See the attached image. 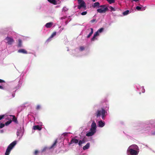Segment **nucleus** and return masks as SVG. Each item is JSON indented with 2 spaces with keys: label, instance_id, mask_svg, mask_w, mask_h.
<instances>
[{
  "label": "nucleus",
  "instance_id": "nucleus-1",
  "mask_svg": "<svg viewBox=\"0 0 155 155\" xmlns=\"http://www.w3.org/2000/svg\"><path fill=\"white\" fill-rule=\"evenodd\" d=\"M107 112L104 108H101V109L98 110L95 114L97 118L102 116V118L103 119H104L105 114L107 113Z\"/></svg>",
  "mask_w": 155,
  "mask_h": 155
},
{
  "label": "nucleus",
  "instance_id": "nucleus-2",
  "mask_svg": "<svg viewBox=\"0 0 155 155\" xmlns=\"http://www.w3.org/2000/svg\"><path fill=\"white\" fill-rule=\"evenodd\" d=\"M17 141H14L11 143L7 147L5 153V155H9L12 149L17 144Z\"/></svg>",
  "mask_w": 155,
  "mask_h": 155
},
{
  "label": "nucleus",
  "instance_id": "nucleus-3",
  "mask_svg": "<svg viewBox=\"0 0 155 155\" xmlns=\"http://www.w3.org/2000/svg\"><path fill=\"white\" fill-rule=\"evenodd\" d=\"M127 152H129L131 155H137L139 152L132 148H130V147H128L127 150Z\"/></svg>",
  "mask_w": 155,
  "mask_h": 155
},
{
  "label": "nucleus",
  "instance_id": "nucleus-4",
  "mask_svg": "<svg viewBox=\"0 0 155 155\" xmlns=\"http://www.w3.org/2000/svg\"><path fill=\"white\" fill-rule=\"evenodd\" d=\"M78 3L79 4V5L82 7L83 8L85 9H86V4L83 0H78Z\"/></svg>",
  "mask_w": 155,
  "mask_h": 155
},
{
  "label": "nucleus",
  "instance_id": "nucleus-5",
  "mask_svg": "<svg viewBox=\"0 0 155 155\" xmlns=\"http://www.w3.org/2000/svg\"><path fill=\"white\" fill-rule=\"evenodd\" d=\"M5 40L7 41V43L9 45H11L14 42V41L12 38L7 37Z\"/></svg>",
  "mask_w": 155,
  "mask_h": 155
},
{
  "label": "nucleus",
  "instance_id": "nucleus-6",
  "mask_svg": "<svg viewBox=\"0 0 155 155\" xmlns=\"http://www.w3.org/2000/svg\"><path fill=\"white\" fill-rule=\"evenodd\" d=\"M91 128L90 130H92L94 132H96L97 126L96 123L94 121H93L91 126Z\"/></svg>",
  "mask_w": 155,
  "mask_h": 155
},
{
  "label": "nucleus",
  "instance_id": "nucleus-7",
  "mask_svg": "<svg viewBox=\"0 0 155 155\" xmlns=\"http://www.w3.org/2000/svg\"><path fill=\"white\" fill-rule=\"evenodd\" d=\"M108 10V8L107 7L104 8L103 9L100 8L97 9V12L100 13H105Z\"/></svg>",
  "mask_w": 155,
  "mask_h": 155
},
{
  "label": "nucleus",
  "instance_id": "nucleus-8",
  "mask_svg": "<svg viewBox=\"0 0 155 155\" xmlns=\"http://www.w3.org/2000/svg\"><path fill=\"white\" fill-rule=\"evenodd\" d=\"M78 139L72 138L69 143V144H71L73 143H78Z\"/></svg>",
  "mask_w": 155,
  "mask_h": 155
},
{
  "label": "nucleus",
  "instance_id": "nucleus-9",
  "mask_svg": "<svg viewBox=\"0 0 155 155\" xmlns=\"http://www.w3.org/2000/svg\"><path fill=\"white\" fill-rule=\"evenodd\" d=\"M18 52L20 53H22L24 54H27L28 53L27 51L25 49H19Z\"/></svg>",
  "mask_w": 155,
  "mask_h": 155
},
{
  "label": "nucleus",
  "instance_id": "nucleus-10",
  "mask_svg": "<svg viewBox=\"0 0 155 155\" xmlns=\"http://www.w3.org/2000/svg\"><path fill=\"white\" fill-rule=\"evenodd\" d=\"M90 132L87 133L86 134V136L87 137H90L92 136L95 133V132H94L92 130H90Z\"/></svg>",
  "mask_w": 155,
  "mask_h": 155
},
{
  "label": "nucleus",
  "instance_id": "nucleus-11",
  "mask_svg": "<svg viewBox=\"0 0 155 155\" xmlns=\"http://www.w3.org/2000/svg\"><path fill=\"white\" fill-rule=\"evenodd\" d=\"M57 142H58V139H56L55 140V141L54 142V143H53V144L52 145V146H51V147H49V149H52V148H54V147H55L56 146V144L57 143Z\"/></svg>",
  "mask_w": 155,
  "mask_h": 155
},
{
  "label": "nucleus",
  "instance_id": "nucleus-12",
  "mask_svg": "<svg viewBox=\"0 0 155 155\" xmlns=\"http://www.w3.org/2000/svg\"><path fill=\"white\" fill-rule=\"evenodd\" d=\"M33 129L34 130H41V128L39 125H35L33 127Z\"/></svg>",
  "mask_w": 155,
  "mask_h": 155
},
{
  "label": "nucleus",
  "instance_id": "nucleus-13",
  "mask_svg": "<svg viewBox=\"0 0 155 155\" xmlns=\"http://www.w3.org/2000/svg\"><path fill=\"white\" fill-rule=\"evenodd\" d=\"M105 125L104 122L102 121L101 120L99 121L98 122V125L99 127H103Z\"/></svg>",
  "mask_w": 155,
  "mask_h": 155
},
{
  "label": "nucleus",
  "instance_id": "nucleus-14",
  "mask_svg": "<svg viewBox=\"0 0 155 155\" xmlns=\"http://www.w3.org/2000/svg\"><path fill=\"white\" fill-rule=\"evenodd\" d=\"M90 144L89 143H88L87 144L83 147V149L84 150H86L89 148L90 147Z\"/></svg>",
  "mask_w": 155,
  "mask_h": 155
},
{
  "label": "nucleus",
  "instance_id": "nucleus-15",
  "mask_svg": "<svg viewBox=\"0 0 155 155\" xmlns=\"http://www.w3.org/2000/svg\"><path fill=\"white\" fill-rule=\"evenodd\" d=\"M100 3L99 2H97L94 3V4L92 5V7L95 8L96 7H99Z\"/></svg>",
  "mask_w": 155,
  "mask_h": 155
},
{
  "label": "nucleus",
  "instance_id": "nucleus-16",
  "mask_svg": "<svg viewBox=\"0 0 155 155\" xmlns=\"http://www.w3.org/2000/svg\"><path fill=\"white\" fill-rule=\"evenodd\" d=\"M129 147H130V148H132V149H135L136 150H137L138 149V147L136 145H132L130 146Z\"/></svg>",
  "mask_w": 155,
  "mask_h": 155
},
{
  "label": "nucleus",
  "instance_id": "nucleus-17",
  "mask_svg": "<svg viewBox=\"0 0 155 155\" xmlns=\"http://www.w3.org/2000/svg\"><path fill=\"white\" fill-rule=\"evenodd\" d=\"M18 47H21L22 46V41L20 39L18 40Z\"/></svg>",
  "mask_w": 155,
  "mask_h": 155
},
{
  "label": "nucleus",
  "instance_id": "nucleus-18",
  "mask_svg": "<svg viewBox=\"0 0 155 155\" xmlns=\"http://www.w3.org/2000/svg\"><path fill=\"white\" fill-rule=\"evenodd\" d=\"M10 116L13 117L12 120L14 122H15L16 123H18V121L17 120V119L15 117V116L11 115H10Z\"/></svg>",
  "mask_w": 155,
  "mask_h": 155
},
{
  "label": "nucleus",
  "instance_id": "nucleus-19",
  "mask_svg": "<svg viewBox=\"0 0 155 155\" xmlns=\"http://www.w3.org/2000/svg\"><path fill=\"white\" fill-rule=\"evenodd\" d=\"M91 30V31L90 33L89 34V35L87 36V38H89L92 35L93 32V30L92 28H90Z\"/></svg>",
  "mask_w": 155,
  "mask_h": 155
},
{
  "label": "nucleus",
  "instance_id": "nucleus-20",
  "mask_svg": "<svg viewBox=\"0 0 155 155\" xmlns=\"http://www.w3.org/2000/svg\"><path fill=\"white\" fill-rule=\"evenodd\" d=\"M49 2L54 5H56L57 4V1L55 0H49Z\"/></svg>",
  "mask_w": 155,
  "mask_h": 155
},
{
  "label": "nucleus",
  "instance_id": "nucleus-21",
  "mask_svg": "<svg viewBox=\"0 0 155 155\" xmlns=\"http://www.w3.org/2000/svg\"><path fill=\"white\" fill-rule=\"evenodd\" d=\"M56 32L55 31L49 37V39L53 38L54 36L56 35Z\"/></svg>",
  "mask_w": 155,
  "mask_h": 155
},
{
  "label": "nucleus",
  "instance_id": "nucleus-22",
  "mask_svg": "<svg viewBox=\"0 0 155 155\" xmlns=\"http://www.w3.org/2000/svg\"><path fill=\"white\" fill-rule=\"evenodd\" d=\"M129 13V11L127 10L124 12L123 13V15H128Z\"/></svg>",
  "mask_w": 155,
  "mask_h": 155
},
{
  "label": "nucleus",
  "instance_id": "nucleus-23",
  "mask_svg": "<svg viewBox=\"0 0 155 155\" xmlns=\"http://www.w3.org/2000/svg\"><path fill=\"white\" fill-rule=\"evenodd\" d=\"M12 122V121L11 120L7 121L5 123V125H6V126L10 124Z\"/></svg>",
  "mask_w": 155,
  "mask_h": 155
},
{
  "label": "nucleus",
  "instance_id": "nucleus-24",
  "mask_svg": "<svg viewBox=\"0 0 155 155\" xmlns=\"http://www.w3.org/2000/svg\"><path fill=\"white\" fill-rule=\"evenodd\" d=\"M110 4H112L114 3L115 2V0H106Z\"/></svg>",
  "mask_w": 155,
  "mask_h": 155
},
{
  "label": "nucleus",
  "instance_id": "nucleus-25",
  "mask_svg": "<svg viewBox=\"0 0 155 155\" xmlns=\"http://www.w3.org/2000/svg\"><path fill=\"white\" fill-rule=\"evenodd\" d=\"M96 35L94 34L93 37L91 39V41H94L95 40L97 39V38H96Z\"/></svg>",
  "mask_w": 155,
  "mask_h": 155
},
{
  "label": "nucleus",
  "instance_id": "nucleus-26",
  "mask_svg": "<svg viewBox=\"0 0 155 155\" xmlns=\"http://www.w3.org/2000/svg\"><path fill=\"white\" fill-rule=\"evenodd\" d=\"M48 148L47 147H44L42 150V152H45L46 150H47Z\"/></svg>",
  "mask_w": 155,
  "mask_h": 155
},
{
  "label": "nucleus",
  "instance_id": "nucleus-27",
  "mask_svg": "<svg viewBox=\"0 0 155 155\" xmlns=\"http://www.w3.org/2000/svg\"><path fill=\"white\" fill-rule=\"evenodd\" d=\"M103 30H104L103 28H101L99 29H98L97 31H98L99 32V33H100L102 32L103 31Z\"/></svg>",
  "mask_w": 155,
  "mask_h": 155
},
{
  "label": "nucleus",
  "instance_id": "nucleus-28",
  "mask_svg": "<svg viewBox=\"0 0 155 155\" xmlns=\"http://www.w3.org/2000/svg\"><path fill=\"white\" fill-rule=\"evenodd\" d=\"M39 153V152L38 150H36L34 153V154L35 155H38Z\"/></svg>",
  "mask_w": 155,
  "mask_h": 155
},
{
  "label": "nucleus",
  "instance_id": "nucleus-29",
  "mask_svg": "<svg viewBox=\"0 0 155 155\" xmlns=\"http://www.w3.org/2000/svg\"><path fill=\"white\" fill-rule=\"evenodd\" d=\"M84 49V48L83 46H81L80 47V50L81 51H83Z\"/></svg>",
  "mask_w": 155,
  "mask_h": 155
},
{
  "label": "nucleus",
  "instance_id": "nucleus-30",
  "mask_svg": "<svg viewBox=\"0 0 155 155\" xmlns=\"http://www.w3.org/2000/svg\"><path fill=\"white\" fill-rule=\"evenodd\" d=\"M4 126H5L4 124H3L2 123H1L0 124V128H2Z\"/></svg>",
  "mask_w": 155,
  "mask_h": 155
},
{
  "label": "nucleus",
  "instance_id": "nucleus-31",
  "mask_svg": "<svg viewBox=\"0 0 155 155\" xmlns=\"http://www.w3.org/2000/svg\"><path fill=\"white\" fill-rule=\"evenodd\" d=\"M87 13V12L85 11V12H82L81 13V14L82 15H86Z\"/></svg>",
  "mask_w": 155,
  "mask_h": 155
},
{
  "label": "nucleus",
  "instance_id": "nucleus-32",
  "mask_svg": "<svg viewBox=\"0 0 155 155\" xmlns=\"http://www.w3.org/2000/svg\"><path fill=\"white\" fill-rule=\"evenodd\" d=\"M41 108V106L40 105H38L36 107V109L37 110L40 109Z\"/></svg>",
  "mask_w": 155,
  "mask_h": 155
},
{
  "label": "nucleus",
  "instance_id": "nucleus-33",
  "mask_svg": "<svg viewBox=\"0 0 155 155\" xmlns=\"http://www.w3.org/2000/svg\"><path fill=\"white\" fill-rule=\"evenodd\" d=\"M136 8L138 10H140L141 9V8L140 6H137L136 7Z\"/></svg>",
  "mask_w": 155,
  "mask_h": 155
},
{
  "label": "nucleus",
  "instance_id": "nucleus-34",
  "mask_svg": "<svg viewBox=\"0 0 155 155\" xmlns=\"http://www.w3.org/2000/svg\"><path fill=\"white\" fill-rule=\"evenodd\" d=\"M109 8L112 11H115V9L112 6L109 7Z\"/></svg>",
  "mask_w": 155,
  "mask_h": 155
},
{
  "label": "nucleus",
  "instance_id": "nucleus-35",
  "mask_svg": "<svg viewBox=\"0 0 155 155\" xmlns=\"http://www.w3.org/2000/svg\"><path fill=\"white\" fill-rule=\"evenodd\" d=\"M99 7H101V8H102V9H103L104 8H106V7L105 5H101L100 6L99 5Z\"/></svg>",
  "mask_w": 155,
  "mask_h": 155
},
{
  "label": "nucleus",
  "instance_id": "nucleus-36",
  "mask_svg": "<svg viewBox=\"0 0 155 155\" xmlns=\"http://www.w3.org/2000/svg\"><path fill=\"white\" fill-rule=\"evenodd\" d=\"M96 21V19H93L90 21V22L92 23H93Z\"/></svg>",
  "mask_w": 155,
  "mask_h": 155
},
{
  "label": "nucleus",
  "instance_id": "nucleus-37",
  "mask_svg": "<svg viewBox=\"0 0 155 155\" xmlns=\"http://www.w3.org/2000/svg\"><path fill=\"white\" fill-rule=\"evenodd\" d=\"M99 32L98 31H97L94 34L96 35V36H98L99 35Z\"/></svg>",
  "mask_w": 155,
  "mask_h": 155
},
{
  "label": "nucleus",
  "instance_id": "nucleus-38",
  "mask_svg": "<svg viewBox=\"0 0 155 155\" xmlns=\"http://www.w3.org/2000/svg\"><path fill=\"white\" fill-rule=\"evenodd\" d=\"M82 141H81V140H80L79 141V143H78V145L79 146H81V144H82Z\"/></svg>",
  "mask_w": 155,
  "mask_h": 155
},
{
  "label": "nucleus",
  "instance_id": "nucleus-39",
  "mask_svg": "<svg viewBox=\"0 0 155 155\" xmlns=\"http://www.w3.org/2000/svg\"><path fill=\"white\" fill-rule=\"evenodd\" d=\"M5 117V115H0V120L3 119Z\"/></svg>",
  "mask_w": 155,
  "mask_h": 155
},
{
  "label": "nucleus",
  "instance_id": "nucleus-40",
  "mask_svg": "<svg viewBox=\"0 0 155 155\" xmlns=\"http://www.w3.org/2000/svg\"><path fill=\"white\" fill-rule=\"evenodd\" d=\"M53 25L52 22H49V28L51 27Z\"/></svg>",
  "mask_w": 155,
  "mask_h": 155
},
{
  "label": "nucleus",
  "instance_id": "nucleus-41",
  "mask_svg": "<svg viewBox=\"0 0 155 155\" xmlns=\"http://www.w3.org/2000/svg\"><path fill=\"white\" fill-rule=\"evenodd\" d=\"M5 82V81L2 80L0 79V83Z\"/></svg>",
  "mask_w": 155,
  "mask_h": 155
},
{
  "label": "nucleus",
  "instance_id": "nucleus-42",
  "mask_svg": "<svg viewBox=\"0 0 155 155\" xmlns=\"http://www.w3.org/2000/svg\"><path fill=\"white\" fill-rule=\"evenodd\" d=\"M45 26L47 28H48V23H47L45 25Z\"/></svg>",
  "mask_w": 155,
  "mask_h": 155
},
{
  "label": "nucleus",
  "instance_id": "nucleus-43",
  "mask_svg": "<svg viewBox=\"0 0 155 155\" xmlns=\"http://www.w3.org/2000/svg\"><path fill=\"white\" fill-rule=\"evenodd\" d=\"M82 8V7H81V6H80V5H78V8L79 9H80L81 8Z\"/></svg>",
  "mask_w": 155,
  "mask_h": 155
},
{
  "label": "nucleus",
  "instance_id": "nucleus-44",
  "mask_svg": "<svg viewBox=\"0 0 155 155\" xmlns=\"http://www.w3.org/2000/svg\"><path fill=\"white\" fill-rule=\"evenodd\" d=\"M83 143H84L85 142V141L84 139H83L82 140H81Z\"/></svg>",
  "mask_w": 155,
  "mask_h": 155
},
{
  "label": "nucleus",
  "instance_id": "nucleus-45",
  "mask_svg": "<svg viewBox=\"0 0 155 155\" xmlns=\"http://www.w3.org/2000/svg\"><path fill=\"white\" fill-rule=\"evenodd\" d=\"M0 89H3V87L2 86L0 85Z\"/></svg>",
  "mask_w": 155,
  "mask_h": 155
},
{
  "label": "nucleus",
  "instance_id": "nucleus-46",
  "mask_svg": "<svg viewBox=\"0 0 155 155\" xmlns=\"http://www.w3.org/2000/svg\"><path fill=\"white\" fill-rule=\"evenodd\" d=\"M139 0H132V1H134V2H137Z\"/></svg>",
  "mask_w": 155,
  "mask_h": 155
},
{
  "label": "nucleus",
  "instance_id": "nucleus-47",
  "mask_svg": "<svg viewBox=\"0 0 155 155\" xmlns=\"http://www.w3.org/2000/svg\"><path fill=\"white\" fill-rule=\"evenodd\" d=\"M17 136H18L19 135V133H18V132H17Z\"/></svg>",
  "mask_w": 155,
  "mask_h": 155
},
{
  "label": "nucleus",
  "instance_id": "nucleus-48",
  "mask_svg": "<svg viewBox=\"0 0 155 155\" xmlns=\"http://www.w3.org/2000/svg\"><path fill=\"white\" fill-rule=\"evenodd\" d=\"M153 135H155V131L152 133Z\"/></svg>",
  "mask_w": 155,
  "mask_h": 155
},
{
  "label": "nucleus",
  "instance_id": "nucleus-49",
  "mask_svg": "<svg viewBox=\"0 0 155 155\" xmlns=\"http://www.w3.org/2000/svg\"><path fill=\"white\" fill-rule=\"evenodd\" d=\"M92 0L93 2H95V1H96V0Z\"/></svg>",
  "mask_w": 155,
  "mask_h": 155
},
{
  "label": "nucleus",
  "instance_id": "nucleus-50",
  "mask_svg": "<svg viewBox=\"0 0 155 155\" xmlns=\"http://www.w3.org/2000/svg\"><path fill=\"white\" fill-rule=\"evenodd\" d=\"M12 96L13 97H14V95L13 94H12Z\"/></svg>",
  "mask_w": 155,
  "mask_h": 155
},
{
  "label": "nucleus",
  "instance_id": "nucleus-51",
  "mask_svg": "<svg viewBox=\"0 0 155 155\" xmlns=\"http://www.w3.org/2000/svg\"><path fill=\"white\" fill-rule=\"evenodd\" d=\"M1 131V132H2V133H3V130H2Z\"/></svg>",
  "mask_w": 155,
  "mask_h": 155
},
{
  "label": "nucleus",
  "instance_id": "nucleus-52",
  "mask_svg": "<svg viewBox=\"0 0 155 155\" xmlns=\"http://www.w3.org/2000/svg\"><path fill=\"white\" fill-rule=\"evenodd\" d=\"M66 8L65 7H64V8H63V10H64V8Z\"/></svg>",
  "mask_w": 155,
  "mask_h": 155
},
{
  "label": "nucleus",
  "instance_id": "nucleus-53",
  "mask_svg": "<svg viewBox=\"0 0 155 155\" xmlns=\"http://www.w3.org/2000/svg\"><path fill=\"white\" fill-rule=\"evenodd\" d=\"M48 1V0H47Z\"/></svg>",
  "mask_w": 155,
  "mask_h": 155
}]
</instances>
